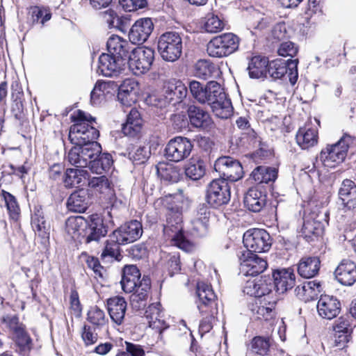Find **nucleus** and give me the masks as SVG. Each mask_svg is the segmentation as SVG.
<instances>
[{"label": "nucleus", "instance_id": "f257e3e1", "mask_svg": "<svg viewBox=\"0 0 356 356\" xmlns=\"http://www.w3.org/2000/svg\"><path fill=\"white\" fill-rule=\"evenodd\" d=\"M95 118L90 114L79 111L74 124L70 127L69 139L75 145L67 154V160L76 168L83 169L88 165L90 159L102 151L99 143L95 141L99 132L93 126Z\"/></svg>", "mask_w": 356, "mask_h": 356}, {"label": "nucleus", "instance_id": "f03ea898", "mask_svg": "<svg viewBox=\"0 0 356 356\" xmlns=\"http://www.w3.org/2000/svg\"><path fill=\"white\" fill-rule=\"evenodd\" d=\"M193 97L201 104L209 105L216 116L228 118L232 115L233 107L221 86L215 81H209L204 87L196 81L189 85Z\"/></svg>", "mask_w": 356, "mask_h": 356}, {"label": "nucleus", "instance_id": "7ed1b4c3", "mask_svg": "<svg viewBox=\"0 0 356 356\" xmlns=\"http://www.w3.org/2000/svg\"><path fill=\"white\" fill-rule=\"evenodd\" d=\"M355 138L344 134L341 138L332 145H327L320 154L319 159L323 164L334 168L341 163L348 155L349 149L355 144Z\"/></svg>", "mask_w": 356, "mask_h": 356}, {"label": "nucleus", "instance_id": "20e7f679", "mask_svg": "<svg viewBox=\"0 0 356 356\" xmlns=\"http://www.w3.org/2000/svg\"><path fill=\"white\" fill-rule=\"evenodd\" d=\"M187 88L179 80L169 79L163 84L161 92L151 97L152 104L159 108H164L169 105L175 106L181 103L186 97Z\"/></svg>", "mask_w": 356, "mask_h": 356}, {"label": "nucleus", "instance_id": "39448f33", "mask_svg": "<svg viewBox=\"0 0 356 356\" xmlns=\"http://www.w3.org/2000/svg\"><path fill=\"white\" fill-rule=\"evenodd\" d=\"M157 48L164 60L174 62L181 55L182 39L177 32H165L159 38Z\"/></svg>", "mask_w": 356, "mask_h": 356}, {"label": "nucleus", "instance_id": "423d86ee", "mask_svg": "<svg viewBox=\"0 0 356 356\" xmlns=\"http://www.w3.org/2000/svg\"><path fill=\"white\" fill-rule=\"evenodd\" d=\"M238 46V37L232 33H227L212 38L207 44V51L211 57L222 58L235 52Z\"/></svg>", "mask_w": 356, "mask_h": 356}, {"label": "nucleus", "instance_id": "0eeeda50", "mask_svg": "<svg viewBox=\"0 0 356 356\" xmlns=\"http://www.w3.org/2000/svg\"><path fill=\"white\" fill-rule=\"evenodd\" d=\"M154 59V51L149 47H138L131 50L127 65L132 73L140 76L148 72Z\"/></svg>", "mask_w": 356, "mask_h": 356}, {"label": "nucleus", "instance_id": "6e6552de", "mask_svg": "<svg viewBox=\"0 0 356 356\" xmlns=\"http://www.w3.org/2000/svg\"><path fill=\"white\" fill-rule=\"evenodd\" d=\"M329 213L327 211H312L304 218L301 229L302 236L307 241H313L314 237L321 236L325 225L328 224Z\"/></svg>", "mask_w": 356, "mask_h": 356}, {"label": "nucleus", "instance_id": "1a4fd4ad", "mask_svg": "<svg viewBox=\"0 0 356 356\" xmlns=\"http://www.w3.org/2000/svg\"><path fill=\"white\" fill-rule=\"evenodd\" d=\"M243 242L247 248L246 252H266L272 245V238L265 229H253L245 232Z\"/></svg>", "mask_w": 356, "mask_h": 356}, {"label": "nucleus", "instance_id": "9d476101", "mask_svg": "<svg viewBox=\"0 0 356 356\" xmlns=\"http://www.w3.org/2000/svg\"><path fill=\"white\" fill-rule=\"evenodd\" d=\"M298 59H276L269 62L268 75L273 79H279L287 74L291 85H294L298 78Z\"/></svg>", "mask_w": 356, "mask_h": 356}, {"label": "nucleus", "instance_id": "9b49d317", "mask_svg": "<svg viewBox=\"0 0 356 356\" xmlns=\"http://www.w3.org/2000/svg\"><path fill=\"white\" fill-rule=\"evenodd\" d=\"M106 216L111 218V212L107 211L106 216L102 218L99 214H92L87 220L88 225L86 229V243H89L92 241H98L102 237H104L108 233L110 226H113L112 220L106 221Z\"/></svg>", "mask_w": 356, "mask_h": 356}, {"label": "nucleus", "instance_id": "f8f14e48", "mask_svg": "<svg viewBox=\"0 0 356 356\" xmlns=\"http://www.w3.org/2000/svg\"><path fill=\"white\" fill-rule=\"evenodd\" d=\"M230 197V186L223 179H213L207 186L206 200L213 207L227 204Z\"/></svg>", "mask_w": 356, "mask_h": 356}, {"label": "nucleus", "instance_id": "ddd939ff", "mask_svg": "<svg viewBox=\"0 0 356 356\" xmlns=\"http://www.w3.org/2000/svg\"><path fill=\"white\" fill-rule=\"evenodd\" d=\"M214 169L219 173L220 179L227 181H236L243 175L241 163L229 156L218 158L214 163Z\"/></svg>", "mask_w": 356, "mask_h": 356}, {"label": "nucleus", "instance_id": "4468645a", "mask_svg": "<svg viewBox=\"0 0 356 356\" xmlns=\"http://www.w3.org/2000/svg\"><path fill=\"white\" fill-rule=\"evenodd\" d=\"M193 147V145L188 138L177 136L168 142L165 149V154L170 161L179 162L191 154Z\"/></svg>", "mask_w": 356, "mask_h": 356}, {"label": "nucleus", "instance_id": "2eb2a0df", "mask_svg": "<svg viewBox=\"0 0 356 356\" xmlns=\"http://www.w3.org/2000/svg\"><path fill=\"white\" fill-rule=\"evenodd\" d=\"M127 66V62L124 59L108 53H103L99 58L97 73L104 76H118L122 74Z\"/></svg>", "mask_w": 356, "mask_h": 356}, {"label": "nucleus", "instance_id": "dca6fc26", "mask_svg": "<svg viewBox=\"0 0 356 356\" xmlns=\"http://www.w3.org/2000/svg\"><path fill=\"white\" fill-rule=\"evenodd\" d=\"M240 273L245 276H256L263 273L268 267L264 259L251 252H243L239 256Z\"/></svg>", "mask_w": 356, "mask_h": 356}, {"label": "nucleus", "instance_id": "f3484780", "mask_svg": "<svg viewBox=\"0 0 356 356\" xmlns=\"http://www.w3.org/2000/svg\"><path fill=\"white\" fill-rule=\"evenodd\" d=\"M112 234L113 238L116 239L118 243L125 245L134 243L143 234L142 224L136 220H131L121 225Z\"/></svg>", "mask_w": 356, "mask_h": 356}, {"label": "nucleus", "instance_id": "a211bd4d", "mask_svg": "<svg viewBox=\"0 0 356 356\" xmlns=\"http://www.w3.org/2000/svg\"><path fill=\"white\" fill-rule=\"evenodd\" d=\"M154 24L151 18H140L132 25L129 32V41L134 44L144 43L151 35Z\"/></svg>", "mask_w": 356, "mask_h": 356}, {"label": "nucleus", "instance_id": "6ab92c4d", "mask_svg": "<svg viewBox=\"0 0 356 356\" xmlns=\"http://www.w3.org/2000/svg\"><path fill=\"white\" fill-rule=\"evenodd\" d=\"M181 220L179 216L177 217L175 225L171 222L170 218H168L167 225L164 226V234L171 239L173 245L179 248L188 251L191 248L190 242L186 239L182 232Z\"/></svg>", "mask_w": 356, "mask_h": 356}, {"label": "nucleus", "instance_id": "aec40b11", "mask_svg": "<svg viewBox=\"0 0 356 356\" xmlns=\"http://www.w3.org/2000/svg\"><path fill=\"white\" fill-rule=\"evenodd\" d=\"M341 311L340 301L334 296L321 295L317 303V312L323 318L331 320Z\"/></svg>", "mask_w": 356, "mask_h": 356}, {"label": "nucleus", "instance_id": "412c9836", "mask_svg": "<svg viewBox=\"0 0 356 356\" xmlns=\"http://www.w3.org/2000/svg\"><path fill=\"white\" fill-rule=\"evenodd\" d=\"M339 204L344 209L356 208V184L348 179H344L338 190Z\"/></svg>", "mask_w": 356, "mask_h": 356}, {"label": "nucleus", "instance_id": "4be33fe9", "mask_svg": "<svg viewBox=\"0 0 356 356\" xmlns=\"http://www.w3.org/2000/svg\"><path fill=\"white\" fill-rule=\"evenodd\" d=\"M196 292L199 298L197 308L201 314H207L216 305V296L211 286L204 282H197Z\"/></svg>", "mask_w": 356, "mask_h": 356}, {"label": "nucleus", "instance_id": "5701e85b", "mask_svg": "<svg viewBox=\"0 0 356 356\" xmlns=\"http://www.w3.org/2000/svg\"><path fill=\"white\" fill-rule=\"evenodd\" d=\"M210 217L209 209L204 204H200L197 209L196 214L191 220L192 234L197 237L207 235L209 229Z\"/></svg>", "mask_w": 356, "mask_h": 356}, {"label": "nucleus", "instance_id": "b1692460", "mask_svg": "<svg viewBox=\"0 0 356 356\" xmlns=\"http://www.w3.org/2000/svg\"><path fill=\"white\" fill-rule=\"evenodd\" d=\"M274 289L278 293H284L296 284V275L291 268L275 270L273 274Z\"/></svg>", "mask_w": 356, "mask_h": 356}, {"label": "nucleus", "instance_id": "393cba45", "mask_svg": "<svg viewBox=\"0 0 356 356\" xmlns=\"http://www.w3.org/2000/svg\"><path fill=\"white\" fill-rule=\"evenodd\" d=\"M336 280L342 285L352 286L356 282V264L343 259L334 271Z\"/></svg>", "mask_w": 356, "mask_h": 356}, {"label": "nucleus", "instance_id": "a878e982", "mask_svg": "<svg viewBox=\"0 0 356 356\" xmlns=\"http://www.w3.org/2000/svg\"><path fill=\"white\" fill-rule=\"evenodd\" d=\"M150 288V279L144 276L140 282L138 288L130 296V304L134 309L138 311L145 308Z\"/></svg>", "mask_w": 356, "mask_h": 356}, {"label": "nucleus", "instance_id": "bb28decb", "mask_svg": "<svg viewBox=\"0 0 356 356\" xmlns=\"http://www.w3.org/2000/svg\"><path fill=\"white\" fill-rule=\"evenodd\" d=\"M31 226L33 231L41 238L42 243L49 241L50 236L51 225L44 218L41 208L35 207L31 216Z\"/></svg>", "mask_w": 356, "mask_h": 356}, {"label": "nucleus", "instance_id": "cd10ccee", "mask_svg": "<svg viewBox=\"0 0 356 356\" xmlns=\"http://www.w3.org/2000/svg\"><path fill=\"white\" fill-rule=\"evenodd\" d=\"M106 47L108 53L124 59L126 62L131 51L129 42L117 35H112L108 38Z\"/></svg>", "mask_w": 356, "mask_h": 356}, {"label": "nucleus", "instance_id": "c85d7f7f", "mask_svg": "<svg viewBox=\"0 0 356 356\" xmlns=\"http://www.w3.org/2000/svg\"><path fill=\"white\" fill-rule=\"evenodd\" d=\"M138 84L134 79H125L120 86L118 99L124 106H129L136 101Z\"/></svg>", "mask_w": 356, "mask_h": 356}, {"label": "nucleus", "instance_id": "c756f323", "mask_svg": "<svg viewBox=\"0 0 356 356\" xmlns=\"http://www.w3.org/2000/svg\"><path fill=\"white\" fill-rule=\"evenodd\" d=\"M127 302L123 297L114 296L107 300V307L111 320L117 325H121L124 319Z\"/></svg>", "mask_w": 356, "mask_h": 356}, {"label": "nucleus", "instance_id": "7c9ffc66", "mask_svg": "<svg viewBox=\"0 0 356 356\" xmlns=\"http://www.w3.org/2000/svg\"><path fill=\"white\" fill-rule=\"evenodd\" d=\"M138 268L134 265L126 266L123 269L120 282L122 289L125 293H131L138 288L141 280Z\"/></svg>", "mask_w": 356, "mask_h": 356}, {"label": "nucleus", "instance_id": "2f4dec72", "mask_svg": "<svg viewBox=\"0 0 356 356\" xmlns=\"http://www.w3.org/2000/svg\"><path fill=\"white\" fill-rule=\"evenodd\" d=\"M188 117L191 125L203 129L209 128L212 124L210 115L202 108L191 105L187 110Z\"/></svg>", "mask_w": 356, "mask_h": 356}, {"label": "nucleus", "instance_id": "473e14b6", "mask_svg": "<svg viewBox=\"0 0 356 356\" xmlns=\"http://www.w3.org/2000/svg\"><path fill=\"white\" fill-rule=\"evenodd\" d=\"M268 58L262 56H254L248 62V71L250 78L261 79L268 77Z\"/></svg>", "mask_w": 356, "mask_h": 356}, {"label": "nucleus", "instance_id": "72a5a7b5", "mask_svg": "<svg viewBox=\"0 0 356 356\" xmlns=\"http://www.w3.org/2000/svg\"><path fill=\"white\" fill-rule=\"evenodd\" d=\"M89 205V195L82 188L72 193L67 199V207L73 212H85Z\"/></svg>", "mask_w": 356, "mask_h": 356}, {"label": "nucleus", "instance_id": "f704fd0d", "mask_svg": "<svg viewBox=\"0 0 356 356\" xmlns=\"http://www.w3.org/2000/svg\"><path fill=\"white\" fill-rule=\"evenodd\" d=\"M243 202L248 209L259 212L266 205V195L256 188H250L245 193Z\"/></svg>", "mask_w": 356, "mask_h": 356}, {"label": "nucleus", "instance_id": "c9c22d12", "mask_svg": "<svg viewBox=\"0 0 356 356\" xmlns=\"http://www.w3.org/2000/svg\"><path fill=\"white\" fill-rule=\"evenodd\" d=\"M143 120L140 114L136 108H131L129 111L127 122L122 126V132L129 137H137L142 129Z\"/></svg>", "mask_w": 356, "mask_h": 356}, {"label": "nucleus", "instance_id": "e433bc0d", "mask_svg": "<svg viewBox=\"0 0 356 356\" xmlns=\"http://www.w3.org/2000/svg\"><path fill=\"white\" fill-rule=\"evenodd\" d=\"M145 316L148 319L149 327L153 329L161 330L168 327L163 318L164 315L161 309V305L159 302L150 305L145 310Z\"/></svg>", "mask_w": 356, "mask_h": 356}, {"label": "nucleus", "instance_id": "4c0bfd02", "mask_svg": "<svg viewBox=\"0 0 356 356\" xmlns=\"http://www.w3.org/2000/svg\"><path fill=\"white\" fill-rule=\"evenodd\" d=\"M321 261L317 257H306L302 258L298 265L299 275L305 278L316 276L320 270Z\"/></svg>", "mask_w": 356, "mask_h": 356}, {"label": "nucleus", "instance_id": "58836bf2", "mask_svg": "<svg viewBox=\"0 0 356 356\" xmlns=\"http://www.w3.org/2000/svg\"><path fill=\"white\" fill-rule=\"evenodd\" d=\"M296 142L302 149H308L318 143V132L311 127L300 128L296 134Z\"/></svg>", "mask_w": 356, "mask_h": 356}, {"label": "nucleus", "instance_id": "ea45409f", "mask_svg": "<svg viewBox=\"0 0 356 356\" xmlns=\"http://www.w3.org/2000/svg\"><path fill=\"white\" fill-rule=\"evenodd\" d=\"M321 285L314 281L305 282L295 289L296 296L307 302L316 298L320 292Z\"/></svg>", "mask_w": 356, "mask_h": 356}, {"label": "nucleus", "instance_id": "a19ab883", "mask_svg": "<svg viewBox=\"0 0 356 356\" xmlns=\"http://www.w3.org/2000/svg\"><path fill=\"white\" fill-rule=\"evenodd\" d=\"M156 172L161 180L170 183L177 182L181 177L180 169L168 163H159L156 165Z\"/></svg>", "mask_w": 356, "mask_h": 356}, {"label": "nucleus", "instance_id": "79ce46f5", "mask_svg": "<svg viewBox=\"0 0 356 356\" xmlns=\"http://www.w3.org/2000/svg\"><path fill=\"white\" fill-rule=\"evenodd\" d=\"M88 222L82 216H71L65 221V232L73 239H78L87 227Z\"/></svg>", "mask_w": 356, "mask_h": 356}, {"label": "nucleus", "instance_id": "37998d69", "mask_svg": "<svg viewBox=\"0 0 356 356\" xmlns=\"http://www.w3.org/2000/svg\"><path fill=\"white\" fill-rule=\"evenodd\" d=\"M89 178L87 170L81 168H67L65 171L64 184L66 187L77 186Z\"/></svg>", "mask_w": 356, "mask_h": 356}, {"label": "nucleus", "instance_id": "c03bdc74", "mask_svg": "<svg viewBox=\"0 0 356 356\" xmlns=\"http://www.w3.org/2000/svg\"><path fill=\"white\" fill-rule=\"evenodd\" d=\"M195 75L204 80L216 78L219 75V69L209 60H200L195 65Z\"/></svg>", "mask_w": 356, "mask_h": 356}, {"label": "nucleus", "instance_id": "a18cd8bd", "mask_svg": "<svg viewBox=\"0 0 356 356\" xmlns=\"http://www.w3.org/2000/svg\"><path fill=\"white\" fill-rule=\"evenodd\" d=\"M113 164L112 156L108 153L101 152L90 159L88 163L90 170L96 174H102L108 171Z\"/></svg>", "mask_w": 356, "mask_h": 356}, {"label": "nucleus", "instance_id": "49530a36", "mask_svg": "<svg viewBox=\"0 0 356 356\" xmlns=\"http://www.w3.org/2000/svg\"><path fill=\"white\" fill-rule=\"evenodd\" d=\"M251 176L258 184H268L276 179L277 171L275 168L258 166L252 171Z\"/></svg>", "mask_w": 356, "mask_h": 356}, {"label": "nucleus", "instance_id": "de8ad7c7", "mask_svg": "<svg viewBox=\"0 0 356 356\" xmlns=\"http://www.w3.org/2000/svg\"><path fill=\"white\" fill-rule=\"evenodd\" d=\"M13 338L15 341L16 346L19 348L20 354L25 355L28 353L32 347V340L25 330V327L17 330L15 333L13 334Z\"/></svg>", "mask_w": 356, "mask_h": 356}, {"label": "nucleus", "instance_id": "09e8293b", "mask_svg": "<svg viewBox=\"0 0 356 356\" xmlns=\"http://www.w3.org/2000/svg\"><path fill=\"white\" fill-rule=\"evenodd\" d=\"M225 22L224 19L214 13H208L204 22V30L211 33L220 32L224 29Z\"/></svg>", "mask_w": 356, "mask_h": 356}, {"label": "nucleus", "instance_id": "8fccbe9b", "mask_svg": "<svg viewBox=\"0 0 356 356\" xmlns=\"http://www.w3.org/2000/svg\"><path fill=\"white\" fill-rule=\"evenodd\" d=\"M122 245L118 243L116 239L113 238V234L110 235V240L106 241L105 247L101 254L102 260L107 259L119 260L121 257L120 252L119 245Z\"/></svg>", "mask_w": 356, "mask_h": 356}, {"label": "nucleus", "instance_id": "3c124183", "mask_svg": "<svg viewBox=\"0 0 356 356\" xmlns=\"http://www.w3.org/2000/svg\"><path fill=\"white\" fill-rule=\"evenodd\" d=\"M111 83L97 81L91 92L90 102L94 106L100 105L105 100L106 90L109 88Z\"/></svg>", "mask_w": 356, "mask_h": 356}, {"label": "nucleus", "instance_id": "603ef678", "mask_svg": "<svg viewBox=\"0 0 356 356\" xmlns=\"http://www.w3.org/2000/svg\"><path fill=\"white\" fill-rule=\"evenodd\" d=\"M205 173V168L203 161H190L185 168V174L186 177L192 180H198Z\"/></svg>", "mask_w": 356, "mask_h": 356}, {"label": "nucleus", "instance_id": "864d4df0", "mask_svg": "<svg viewBox=\"0 0 356 356\" xmlns=\"http://www.w3.org/2000/svg\"><path fill=\"white\" fill-rule=\"evenodd\" d=\"M266 301H268V307L264 305H257V302L256 305H253V307L251 309L253 314L257 319L268 321L272 318L274 316L273 308L274 305L276 303V300H266Z\"/></svg>", "mask_w": 356, "mask_h": 356}, {"label": "nucleus", "instance_id": "5fc2aeb1", "mask_svg": "<svg viewBox=\"0 0 356 356\" xmlns=\"http://www.w3.org/2000/svg\"><path fill=\"white\" fill-rule=\"evenodd\" d=\"M87 180H88L89 187L95 189L100 193H108L111 189V183L106 176L89 177Z\"/></svg>", "mask_w": 356, "mask_h": 356}, {"label": "nucleus", "instance_id": "6e6d98bb", "mask_svg": "<svg viewBox=\"0 0 356 356\" xmlns=\"http://www.w3.org/2000/svg\"><path fill=\"white\" fill-rule=\"evenodd\" d=\"M1 195L5 201L10 216L13 219L17 220L19 217L20 209L16 198L12 194L3 190L1 191Z\"/></svg>", "mask_w": 356, "mask_h": 356}, {"label": "nucleus", "instance_id": "4d7b16f0", "mask_svg": "<svg viewBox=\"0 0 356 356\" xmlns=\"http://www.w3.org/2000/svg\"><path fill=\"white\" fill-rule=\"evenodd\" d=\"M31 14L33 22L41 24L42 26L51 17V13L49 9L44 7H32L31 8Z\"/></svg>", "mask_w": 356, "mask_h": 356}, {"label": "nucleus", "instance_id": "13d9d810", "mask_svg": "<svg viewBox=\"0 0 356 356\" xmlns=\"http://www.w3.org/2000/svg\"><path fill=\"white\" fill-rule=\"evenodd\" d=\"M258 286V296L257 298L264 297V300H268L270 296L273 294V289H274V284L273 279L270 277H261L259 278V284H261Z\"/></svg>", "mask_w": 356, "mask_h": 356}, {"label": "nucleus", "instance_id": "bf43d9fd", "mask_svg": "<svg viewBox=\"0 0 356 356\" xmlns=\"http://www.w3.org/2000/svg\"><path fill=\"white\" fill-rule=\"evenodd\" d=\"M88 321L97 326H102L106 323L105 313L98 307H91L88 312Z\"/></svg>", "mask_w": 356, "mask_h": 356}, {"label": "nucleus", "instance_id": "052dcab7", "mask_svg": "<svg viewBox=\"0 0 356 356\" xmlns=\"http://www.w3.org/2000/svg\"><path fill=\"white\" fill-rule=\"evenodd\" d=\"M252 350L258 355H266L270 347L268 339L261 337H254L251 343Z\"/></svg>", "mask_w": 356, "mask_h": 356}, {"label": "nucleus", "instance_id": "680f3d73", "mask_svg": "<svg viewBox=\"0 0 356 356\" xmlns=\"http://www.w3.org/2000/svg\"><path fill=\"white\" fill-rule=\"evenodd\" d=\"M1 323L4 324L13 333L16 332L17 330L22 328L24 325L19 323V318L15 314H6L2 316Z\"/></svg>", "mask_w": 356, "mask_h": 356}, {"label": "nucleus", "instance_id": "e2e57ef3", "mask_svg": "<svg viewBox=\"0 0 356 356\" xmlns=\"http://www.w3.org/2000/svg\"><path fill=\"white\" fill-rule=\"evenodd\" d=\"M119 3L126 12H133L145 8L147 0H119Z\"/></svg>", "mask_w": 356, "mask_h": 356}, {"label": "nucleus", "instance_id": "0e129e2a", "mask_svg": "<svg viewBox=\"0 0 356 356\" xmlns=\"http://www.w3.org/2000/svg\"><path fill=\"white\" fill-rule=\"evenodd\" d=\"M207 313L208 315L202 318L199 325V333L202 337L212 329L215 321L211 309H209Z\"/></svg>", "mask_w": 356, "mask_h": 356}, {"label": "nucleus", "instance_id": "69168bd1", "mask_svg": "<svg viewBox=\"0 0 356 356\" xmlns=\"http://www.w3.org/2000/svg\"><path fill=\"white\" fill-rule=\"evenodd\" d=\"M167 268L170 276L177 273L181 270L180 255L178 252H174L169 255L167 262Z\"/></svg>", "mask_w": 356, "mask_h": 356}, {"label": "nucleus", "instance_id": "338daca9", "mask_svg": "<svg viewBox=\"0 0 356 356\" xmlns=\"http://www.w3.org/2000/svg\"><path fill=\"white\" fill-rule=\"evenodd\" d=\"M297 53L298 47L291 41L282 42L278 49L279 55L283 57H293Z\"/></svg>", "mask_w": 356, "mask_h": 356}, {"label": "nucleus", "instance_id": "774afa93", "mask_svg": "<svg viewBox=\"0 0 356 356\" xmlns=\"http://www.w3.org/2000/svg\"><path fill=\"white\" fill-rule=\"evenodd\" d=\"M334 333H351L350 323L348 318L341 316L333 325Z\"/></svg>", "mask_w": 356, "mask_h": 356}]
</instances>
